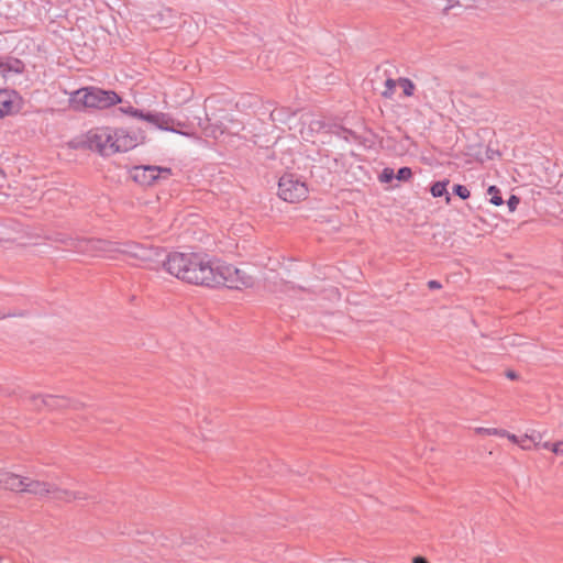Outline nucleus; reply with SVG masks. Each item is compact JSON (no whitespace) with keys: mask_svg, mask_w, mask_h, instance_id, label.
Here are the masks:
<instances>
[{"mask_svg":"<svg viewBox=\"0 0 563 563\" xmlns=\"http://www.w3.org/2000/svg\"><path fill=\"white\" fill-rule=\"evenodd\" d=\"M163 266L172 276L192 285L236 290L254 285V278L247 271L197 253H170Z\"/></svg>","mask_w":563,"mask_h":563,"instance_id":"1","label":"nucleus"},{"mask_svg":"<svg viewBox=\"0 0 563 563\" xmlns=\"http://www.w3.org/2000/svg\"><path fill=\"white\" fill-rule=\"evenodd\" d=\"M163 266L172 276L192 285L236 290L254 285V278L247 271L197 253H170Z\"/></svg>","mask_w":563,"mask_h":563,"instance_id":"2","label":"nucleus"},{"mask_svg":"<svg viewBox=\"0 0 563 563\" xmlns=\"http://www.w3.org/2000/svg\"><path fill=\"white\" fill-rule=\"evenodd\" d=\"M146 141V132L137 126H102L88 131L85 142L102 156L129 152Z\"/></svg>","mask_w":563,"mask_h":563,"instance_id":"3","label":"nucleus"},{"mask_svg":"<svg viewBox=\"0 0 563 563\" xmlns=\"http://www.w3.org/2000/svg\"><path fill=\"white\" fill-rule=\"evenodd\" d=\"M121 102V98L112 90L97 87H84L69 93L68 103L75 111L88 108L106 109Z\"/></svg>","mask_w":563,"mask_h":563,"instance_id":"4","label":"nucleus"},{"mask_svg":"<svg viewBox=\"0 0 563 563\" xmlns=\"http://www.w3.org/2000/svg\"><path fill=\"white\" fill-rule=\"evenodd\" d=\"M24 486V492L40 497L49 496L54 499L64 501H71L82 498L78 493L63 489L46 482H40L27 477H25Z\"/></svg>","mask_w":563,"mask_h":563,"instance_id":"5","label":"nucleus"},{"mask_svg":"<svg viewBox=\"0 0 563 563\" xmlns=\"http://www.w3.org/2000/svg\"><path fill=\"white\" fill-rule=\"evenodd\" d=\"M120 110L125 114L146 121L163 131L180 133L177 126H183L181 122L174 120L164 112H144L133 107L120 108Z\"/></svg>","mask_w":563,"mask_h":563,"instance_id":"6","label":"nucleus"},{"mask_svg":"<svg viewBox=\"0 0 563 563\" xmlns=\"http://www.w3.org/2000/svg\"><path fill=\"white\" fill-rule=\"evenodd\" d=\"M278 195L285 201L298 202L308 196V187L295 175L286 174L279 179Z\"/></svg>","mask_w":563,"mask_h":563,"instance_id":"7","label":"nucleus"},{"mask_svg":"<svg viewBox=\"0 0 563 563\" xmlns=\"http://www.w3.org/2000/svg\"><path fill=\"white\" fill-rule=\"evenodd\" d=\"M120 255L136 260L141 263H152L163 255L159 247L143 245L134 241L121 242Z\"/></svg>","mask_w":563,"mask_h":563,"instance_id":"8","label":"nucleus"},{"mask_svg":"<svg viewBox=\"0 0 563 563\" xmlns=\"http://www.w3.org/2000/svg\"><path fill=\"white\" fill-rule=\"evenodd\" d=\"M172 172L167 167H159V166H136L132 170V177L133 179L144 186L152 185L155 180L163 177L166 178L170 176Z\"/></svg>","mask_w":563,"mask_h":563,"instance_id":"9","label":"nucleus"},{"mask_svg":"<svg viewBox=\"0 0 563 563\" xmlns=\"http://www.w3.org/2000/svg\"><path fill=\"white\" fill-rule=\"evenodd\" d=\"M90 251H93L104 257L115 260L120 255L121 242L108 240H91L89 241Z\"/></svg>","mask_w":563,"mask_h":563,"instance_id":"10","label":"nucleus"},{"mask_svg":"<svg viewBox=\"0 0 563 563\" xmlns=\"http://www.w3.org/2000/svg\"><path fill=\"white\" fill-rule=\"evenodd\" d=\"M0 110L3 117L19 110V97L14 91L0 90Z\"/></svg>","mask_w":563,"mask_h":563,"instance_id":"11","label":"nucleus"},{"mask_svg":"<svg viewBox=\"0 0 563 563\" xmlns=\"http://www.w3.org/2000/svg\"><path fill=\"white\" fill-rule=\"evenodd\" d=\"M24 483L25 478H22L19 475L12 473L0 471V485L5 489L13 492H24Z\"/></svg>","mask_w":563,"mask_h":563,"instance_id":"12","label":"nucleus"},{"mask_svg":"<svg viewBox=\"0 0 563 563\" xmlns=\"http://www.w3.org/2000/svg\"><path fill=\"white\" fill-rule=\"evenodd\" d=\"M31 400L36 409H41L42 407H47L51 409L62 408L66 405V400L59 397H55L52 395H37L32 396Z\"/></svg>","mask_w":563,"mask_h":563,"instance_id":"13","label":"nucleus"},{"mask_svg":"<svg viewBox=\"0 0 563 563\" xmlns=\"http://www.w3.org/2000/svg\"><path fill=\"white\" fill-rule=\"evenodd\" d=\"M448 184H449L448 180L434 183L431 187V195L433 197H442V196L446 195V197H445L446 203H450L451 197L448 195V191H446Z\"/></svg>","mask_w":563,"mask_h":563,"instance_id":"14","label":"nucleus"},{"mask_svg":"<svg viewBox=\"0 0 563 563\" xmlns=\"http://www.w3.org/2000/svg\"><path fill=\"white\" fill-rule=\"evenodd\" d=\"M398 87L402 90L404 96L411 97L415 91L413 82L408 78H399Z\"/></svg>","mask_w":563,"mask_h":563,"instance_id":"15","label":"nucleus"},{"mask_svg":"<svg viewBox=\"0 0 563 563\" xmlns=\"http://www.w3.org/2000/svg\"><path fill=\"white\" fill-rule=\"evenodd\" d=\"M487 194L490 196V203L495 206H501L503 205V198L500 196V191L496 186H490L487 189Z\"/></svg>","mask_w":563,"mask_h":563,"instance_id":"16","label":"nucleus"},{"mask_svg":"<svg viewBox=\"0 0 563 563\" xmlns=\"http://www.w3.org/2000/svg\"><path fill=\"white\" fill-rule=\"evenodd\" d=\"M396 87H398V79H387L385 81V89L382 92L383 97L385 98H391Z\"/></svg>","mask_w":563,"mask_h":563,"instance_id":"17","label":"nucleus"},{"mask_svg":"<svg viewBox=\"0 0 563 563\" xmlns=\"http://www.w3.org/2000/svg\"><path fill=\"white\" fill-rule=\"evenodd\" d=\"M475 432L478 433V434L498 435V437L506 434V430H504V429L483 428V427L476 428Z\"/></svg>","mask_w":563,"mask_h":563,"instance_id":"18","label":"nucleus"},{"mask_svg":"<svg viewBox=\"0 0 563 563\" xmlns=\"http://www.w3.org/2000/svg\"><path fill=\"white\" fill-rule=\"evenodd\" d=\"M503 437H506L508 440H510L512 443L518 444L522 450H530L531 448L529 445H525V439L518 438L516 434L509 433L506 431V434Z\"/></svg>","mask_w":563,"mask_h":563,"instance_id":"19","label":"nucleus"},{"mask_svg":"<svg viewBox=\"0 0 563 563\" xmlns=\"http://www.w3.org/2000/svg\"><path fill=\"white\" fill-rule=\"evenodd\" d=\"M395 178V173L393 168L386 167L382 170L378 179L382 183H390Z\"/></svg>","mask_w":563,"mask_h":563,"instance_id":"20","label":"nucleus"},{"mask_svg":"<svg viewBox=\"0 0 563 563\" xmlns=\"http://www.w3.org/2000/svg\"><path fill=\"white\" fill-rule=\"evenodd\" d=\"M395 177L399 181H407L412 177V172L409 167H401Z\"/></svg>","mask_w":563,"mask_h":563,"instance_id":"21","label":"nucleus"},{"mask_svg":"<svg viewBox=\"0 0 563 563\" xmlns=\"http://www.w3.org/2000/svg\"><path fill=\"white\" fill-rule=\"evenodd\" d=\"M453 190L461 199H467L471 195L470 190L463 185H455Z\"/></svg>","mask_w":563,"mask_h":563,"instance_id":"22","label":"nucleus"},{"mask_svg":"<svg viewBox=\"0 0 563 563\" xmlns=\"http://www.w3.org/2000/svg\"><path fill=\"white\" fill-rule=\"evenodd\" d=\"M519 198L515 195L510 196V198L508 199L507 201V205H508V208L509 210L512 212L517 209L518 205H519Z\"/></svg>","mask_w":563,"mask_h":563,"instance_id":"23","label":"nucleus"},{"mask_svg":"<svg viewBox=\"0 0 563 563\" xmlns=\"http://www.w3.org/2000/svg\"><path fill=\"white\" fill-rule=\"evenodd\" d=\"M523 439H525V441H527V440L533 441L536 443V445H538L539 440L541 439V435L539 433H534V432L531 434L527 433L523 435Z\"/></svg>","mask_w":563,"mask_h":563,"instance_id":"24","label":"nucleus"},{"mask_svg":"<svg viewBox=\"0 0 563 563\" xmlns=\"http://www.w3.org/2000/svg\"><path fill=\"white\" fill-rule=\"evenodd\" d=\"M551 451L555 454L563 455V441H559L551 446Z\"/></svg>","mask_w":563,"mask_h":563,"instance_id":"25","label":"nucleus"},{"mask_svg":"<svg viewBox=\"0 0 563 563\" xmlns=\"http://www.w3.org/2000/svg\"><path fill=\"white\" fill-rule=\"evenodd\" d=\"M428 287L430 289H439V288H441V284L439 282H437V280H430L428 283Z\"/></svg>","mask_w":563,"mask_h":563,"instance_id":"26","label":"nucleus"},{"mask_svg":"<svg viewBox=\"0 0 563 563\" xmlns=\"http://www.w3.org/2000/svg\"><path fill=\"white\" fill-rule=\"evenodd\" d=\"M412 563H429V562L422 556H416V558H413Z\"/></svg>","mask_w":563,"mask_h":563,"instance_id":"27","label":"nucleus"},{"mask_svg":"<svg viewBox=\"0 0 563 563\" xmlns=\"http://www.w3.org/2000/svg\"><path fill=\"white\" fill-rule=\"evenodd\" d=\"M15 64H16V66H15V65H12V67H9V69H12V70H14V71H16V73H20V71H21L20 63H19V62H16Z\"/></svg>","mask_w":563,"mask_h":563,"instance_id":"28","label":"nucleus"},{"mask_svg":"<svg viewBox=\"0 0 563 563\" xmlns=\"http://www.w3.org/2000/svg\"><path fill=\"white\" fill-rule=\"evenodd\" d=\"M507 377L510 378V379H515L517 377L516 373L515 372H508L507 373Z\"/></svg>","mask_w":563,"mask_h":563,"instance_id":"29","label":"nucleus"},{"mask_svg":"<svg viewBox=\"0 0 563 563\" xmlns=\"http://www.w3.org/2000/svg\"><path fill=\"white\" fill-rule=\"evenodd\" d=\"M552 445H553V444H551L550 442H544V443L542 444V446H543L544 449H550V450H551V446H552Z\"/></svg>","mask_w":563,"mask_h":563,"instance_id":"30","label":"nucleus"},{"mask_svg":"<svg viewBox=\"0 0 563 563\" xmlns=\"http://www.w3.org/2000/svg\"><path fill=\"white\" fill-rule=\"evenodd\" d=\"M210 133H211V135H212L213 137H216V139L219 136L216 130H212Z\"/></svg>","mask_w":563,"mask_h":563,"instance_id":"31","label":"nucleus"}]
</instances>
